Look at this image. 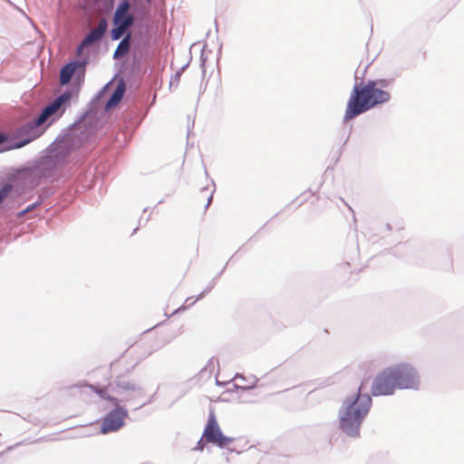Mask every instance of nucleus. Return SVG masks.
<instances>
[{"mask_svg":"<svg viewBox=\"0 0 464 464\" xmlns=\"http://www.w3.org/2000/svg\"><path fill=\"white\" fill-rule=\"evenodd\" d=\"M377 85V82L368 81L365 84L354 86L347 102L345 121L390 101V93L378 88Z\"/></svg>","mask_w":464,"mask_h":464,"instance_id":"nucleus-1","label":"nucleus"},{"mask_svg":"<svg viewBox=\"0 0 464 464\" xmlns=\"http://www.w3.org/2000/svg\"><path fill=\"white\" fill-rule=\"evenodd\" d=\"M372 403L369 395L358 394L353 401H346L345 411L341 417V427L350 436H357L362 419L367 414Z\"/></svg>","mask_w":464,"mask_h":464,"instance_id":"nucleus-2","label":"nucleus"},{"mask_svg":"<svg viewBox=\"0 0 464 464\" xmlns=\"http://www.w3.org/2000/svg\"><path fill=\"white\" fill-rule=\"evenodd\" d=\"M390 367L398 389L419 388L420 376L412 365L402 362Z\"/></svg>","mask_w":464,"mask_h":464,"instance_id":"nucleus-3","label":"nucleus"},{"mask_svg":"<svg viewBox=\"0 0 464 464\" xmlns=\"http://www.w3.org/2000/svg\"><path fill=\"white\" fill-rule=\"evenodd\" d=\"M130 10V5L127 0L122 1L117 7L113 17L114 28L111 33L113 40L120 39L127 29L132 25L134 16Z\"/></svg>","mask_w":464,"mask_h":464,"instance_id":"nucleus-4","label":"nucleus"},{"mask_svg":"<svg viewBox=\"0 0 464 464\" xmlns=\"http://www.w3.org/2000/svg\"><path fill=\"white\" fill-rule=\"evenodd\" d=\"M398 389L391 367L382 370L373 380L372 394L373 396L391 395Z\"/></svg>","mask_w":464,"mask_h":464,"instance_id":"nucleus-5","label":"nucleus"},{"mask_svg":"<svg viewBox=\"0 0 464 464\" xmlns=\"http://www.w3.org/2000/svg\"><path fill=\"white\" fill-rule=\"evenodd\" d=\"M202 440L207 443H212L221 448L227 446L232 440L223 435L213 412H211L208 418L201 440Z\"/></svg>","mask_w":464,"mask_h":464,"instance_id":"nucleus-6","label":"nucleus"},{"mask_svg":"<svg viewBox=\"0 0 464 464\" xmlns=\"http://www.w3.org/2000/svg\"><path fill=\"white\" fill-rule=\"evenodd\" d=\"M128 417V411L120 407L119 404L115 405V409L110 411L102 420L101 432L107 434L119 430L123 427L125 419Z\"/></svg>","mask_w":464,"mask_h":464,"instance_id":"nucleus-7","label":"nucleus"},{"mask_svg":"<svg viewBox=\"0 0 464 464\" xmlns=\"http://www.w3.org/2000/svg\"><path fill=\"white\" fill-rule=\"evenodd\" d=\"M70 99V92H64L59 97H57L51 104L44 108V110L42 111L39 117L34 121V124L35 126H40L44 124L50 116L56 113L59 111V109L63 106V104L68 102Z\"/></svg>","mask_w":464,"mask_h":464,"instance_id":"nucleus-8","label":"nucleus"},{"mask_svg":"<svg viewBox=\"0 0 464 464\" xmlns=\"http://www.w3.org/2000/svg\"><path fill=\"white\" fill-rule=\"evenodd\" d=\"M80 71L81 74L83 75L85 72V63L80 61H74L65 64L60 72V82L62 85L67 84L72 75Z\"/></svg>","mask_w":464,"mask_h":464,"instance_id":"nucleus-9","label":"nucleus"},{"mask_svg":"<svg viewBox=\"0 0 464 464\" xmlns=\"http://www.w3.org/2000/svg\"><path fill=\"white\" fill-rule=\"evenodd\" d=\"M108 27L107 21L102 18L100 20L98 26L92 29L82 42V47H89L95 42L99 41Z\"/></svg>","mask_w":464,"mask_h":464,"instance_id":"nucleus-10","label":"nucleus"},{"mask_svg":"<svg viewBox=\"0 0 464 464\" xmlns=\"http://www.w3.org/2000/svg\"><path fill=\"white\" fill-rule=\"evenodd\" d=\"M212 201V194L203 189L193 198V207L201 213H205Z\"/></svg>","mask_w":464,"mask_h":464,"instance_id":"nucleus-11","label":"nucleus"},{"mask_svg":"<svg viewBox=\"0 0 464 464\" xmlns=\"http://www.w3.org/2000/svg\"><path fill=\"white\" fill-rule=\"evenodd\" d=\"M123 94H124V87L119 85L116 88V90L113 92V93L111 96V98L109 99V101L107 102V105H106L107 108H111L113 106H116L122 99Z\"/></svg>","mask_w":464,"mask_h":464,"instance_id":"nucleus-12","label":"nucleus"},{"mask_svg":"<svg viewBox=\"0 0 464 464\" xmlns=\"http://www.w3.org/2000/svg\"><path fill=\"white\" fill-rule=\"evenodd\" d=\"M89 389H91L92 392H96L102 399L107 400L111 401L114 405L119 404V401L116 398L111 397L107 392L106 387H94V386H88Z\"/></svg>","mask_w":464,"mask_h":464,"instance_id":"nucleus-13","label":"nucleus"},{"mask_svg":"<svg viewBox=\"0 0 464 464\" xmlns=\"http://www.w3.org/2000/svg\"><path fill=\"white\" fill-rule=\"evenodd\" d=\"M130 39V34H128L119 44V45L114 53V57L122 56L129 51Z\"/></svg>","mask_w":464,"mask_h":464,"instance_id":"nucleus-14","label":"nucleus"},{"mask_svg":"<svg viewBox=\"0 0 464 464\" xmlns=\"http://www.w3.org/2000/svg\"><path fill=\"white\" fill-rule=\"evenodd\" d=\"M13 190V186L11 184L4 185L0 189V204L8 197V195Z\"/></svg>","mask_w":464,"mask_h":464,"instance_id":"nucleus-15","label":"nucleus"},{"mask_svg":"<svg viewBox=\"0 0 464 464\" xmlns=\"http://www.w3.org/2000/svg\"><path fill=\"white\" fill-rule=\"evenodd\" d=\"M117 386L119 388H121L123 390H134L136 388V385L133 382L131 381H123V382H121V381H118L117 382Z\"/></svg>","mask_w":464,"mask_h":464,"instance_id":"nucleus-16","label":"nucleus"},{"mask_svg":"<svg viewBox=\"0 0 464 464\" xmlns=\"http://www.w3.org/2000/svg\"><path fill=\"white\" fill-rule=\"evenodd\" d=\"M35 206H36L35 204H33V205L29 206L28 208H26L25 209L20 211L17 214V218L24 217L26 213H28L29 211L33 210L35 208Z\"/></svg>","mask_w":464,"mask_h":464,"instance_id":"nucleus-17","label":"nucleus"},{"mask_svg":"<svg viewBox=\"0 0 464 464\" xmlns=\"http://www.w3.org/2000/svg\"><path fill=\"white\" fill-rule=\"evenodd\" d=\"M198 299H193L192 297L190 298H187L186 301H185V304L188 303V305H190L192 304H194L195 302H197Z\"/></svg>","mask_w":464,"mask_h":464,"instance_id":"nucleus-18","label":"nucleus"},{"mask_svg":"<svg viewBox=\"0 0 464 464\" xmlns=\"http://www.w3.org/2000/svg\"><path fill=\"white\" fill-rule=\"evenodd\" d=\"M84 47H82V44L79 45V47L77 48V55L80 56L82 54V49Z\"/></svg>","mask_w":464,"mask_h":464,"instance_id":"nucleus-19","label":"nucleus"},{"mask_svg":"<svg viewBox=\"0 0 464 464\" xmlns=\"http://www.w3.org/2000/svg\"><path fill=\"white\" fill-rule=\"evenodd\" d=\"M5 140V136L3 134H0V143H2Z\"/></svg>","mask_w":464,"mask_h":464,"instance_id":"nucleus-20","label":"nucleus"},{"mask_svg":"<svg viewBox=\"0 0 464 464\" xmlns=\"http://www.w3.org/2000/svg\"><path fill=\"white\" fill-rule=\"evenodd\" d=\"M362 387H363V383H362L361 386L359 387V392H361V391L362 390Z\"/></svg>","mask_w":464,"mask_h":464,"instance_id":"nucleus-21","label":"nucleus"}]
</instances>
